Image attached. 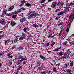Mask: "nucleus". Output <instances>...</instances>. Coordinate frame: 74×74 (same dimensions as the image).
<instances>
[{
  "label": "nucleus",
  "instance_id": "1",
  "mask_svg": "<svg viewBox=\"0 0 74 74\" xmlns=\"http://www.w3.org/2000/svg\"><path fill=\"white\" fill-rule=\"evenodd\" d=\"M68 53H65L64 54V56H61V57L59 58L60 59H68V58H69V56H68Z\"/></svg>",
  "mask_w": 74,
  "mask_h": 74
},
{
  "label": "nucleus",
  "instance_id": "2",
  "mask_svg": "<svg viewBox=\"0 0 74 74\" xmlns=\"http://www.w3.org/2000/svg\"><path fill=\"white\" fill-rule=\"evenodd\" d=\"M66 31V30L64 31L63 32V33L65 34L64 36V38H63V40H64V39L65 38V37H66L67 35V34H68V33L69 32V29L68 28H67Z\"/></svg>",
  "mask_w": 74,
  "mask_h": 74
},
{
  "label": "nucleus",
  "instance_id": "3",
  "mask_svg": "<svg viewBox=\"0 0 74 74\" xmlns=\"http://www.w3.org/2000/svg\"><path fill=\"white\" fill-rule=\"evenodd\" d=\"M18 59H21V60L23 61V60H27V58L26 57V56H25L24 57H23L22 56L20 55L18 56Z\"/></svg>",
  "mask_w": 74,
  "mask_h": 74
},
{
  "label": "nucleus",
  "instance_id": "4",
  "mask_svg": "<svg viewBox=\"0 0 74 74\" xmlns=\"http://www.w3.org/2000/svg\"><path fill=\"white\" fill-rule=\"evenodd\" d=\"M26 34H22V36H21V37H20L19 38V40L20 41H21V40H24L26 38Z\"/></svg>",
  "mask_w": 74,
  "mask_h": 74
},
{
  "label": "nucleus",
  "instance_id": "5",
  "mask_svg": "<svg viewBox=\"0 0 74 74\" xmlns=\"http://www.w3.org/2000/svg\"><path fill=\"white\" fill-rule=\"evenodd\" d=\"M69 11V7H66L65 8L63 12L65 14H66L67 13V12Z\"/></svg>",
  "mask_w": 74,
  "mask_h": 74
},
{
  "label": "nucleus",
  "instance_id": "6",
  "mask_svg": "<svg viewBox=\"0 0 74 74\" xmlns=\"http://www.w3.org/2000/svg\"><path fill=\"white\" fill-rule=\"evenodd\" d=\"M51 5V7H52V8H55V7H56V4H58V3L54 2Z\"/></svg>",
  "mask_w": 74,
  "mask_h": 74
},
{
  "label": "nucleus",
  "instance_id": "7",
  "mask_svg": "<svg viewBox=\"0 0 74 74\" xmlns=\"http://www.w3.org/2000/svg\"><path fill=\"white\" fill-rule=\"evenodd\" d=\"M70 63H66L64 65V68H69L70 67Z\"/></svg>",
  "mask_w": 74,
  "mask_h": 74
},
{
  "label": "nucleus",
  "instance_id": "8",
  "mask_svg": "<svg viewBox=\"0 0 74 74\" xmlns=\"http://www.w3.org/2000/svg\"><path fill=\"white\" fill-rule=\"evenodd\" d=\"M26 18L24 17L20 19V22H21V23H23V22H25V21H26Z\"/></svg>",
  "mask_w": 74,
  "mask_h": 74
},
{
  "label": "nucleus",
  "instance_id": "9",
  "mask_svg": "<svg viewBox=\"0 0 74 74\" xmlns=\"http://www.w3.org/2000/svg\"><path fill=\"white\" fill-rule=\"evenodd\" d=\"M28 19H32V18H33V14H31L30 13H28Z\"/></svg>",
  "mask_w": 74,
  "mask_h": 74
},
{
  "label": "nucleus",
  "instance_id": "10",
  "mask_svg": "<svg viewBox=\"0 0 74 74\" xmlns=\"http://www.w3.org/2000/svg\"><path fill=\"white\" fill-rule=\"evenodd\" d=\"M25 10V8H21V9H19L17 12H15H15V14H18V12H21V11H23V10Z\"/></svg>",
  "mask_w": 74,
  "mask_h": 74
},
{
  "label": "nucleus",
  "instance_id": "11",
  "mask_svg": "<svg viewBox=\"0 0 74 74\" xmlns=\"http://www.w3.org/2000/svg\"><path fill=\"white\" fill-rule=\"evenodd\" d=\"M15 13L14 12H12L9 13V14L7 13L6 14V16H12L13 15H14V14Z\"/></svg>",
  "mask_w": 74,
  "mask_h": 74
},
{
  "label": "nucleus",
  "instance_id": "12",
  "mask_svg": "<svg viewBox=\"0 0 74 74\" xmlns=\"http://www.w3.org/2000/svg\"><path fill=\"white\" fill-rule=\"evenodd\" d=\"M64 14H65L63 11H62L58 13L57 14V15L59 16H60V15H64Z\"/></svg>",
  "mask_w": 74,
  "mask_h": 74
},
{
  "label": "nucleus",
  "instance_id": "13",
  "mask_svg": "<svg viewBox=\"0 0 74 74\" xmlns=\"http://www.w3.org/2000/svg\"><path fill=\"white\" fill-rule=\"evenodd\" d=\"M21 4L20 5L19 7H22L23 5H24V4L25 3V1L24 0H23L22 1H21Z\"/></svg>",
  "mask_w": 74,
  "mask_h": 74
},
{
  "label": "nucleus",
  "instance_id": "14",
  "mask_svg": "<svg viewBox=\"0 0 74 74\" xmlns=\"http://www.w3.org/2000/svg\"><path fill=\"white\" fill-rule=\"evenodd\" d=\"M0 23L1 24H2V25H5V20L2 19L0 21Z\"/></svg>",
  "mask_w": 74,
  "mask_h": 74
},
{
  "label": "nucleus",
  "instance_id": "15",
  "mask_svg": "<svg viewBox=\"0 0 74 74\" xmlns=\"http://www.w3.org/2000/svg\"><path fill=\"white\" fill-rule=\"evenodd\" d=\"M41 62L40 61H38L37 62V64L38 65L36 66V67H39L40 66H41Z\"/></svg>",
  "mask_w": 74,
  "mask_h": 74
},
{
  "label": "nucleus",
  "instance_id": "16",
  "mask_svg": "<svg viewBox=\"0 0 74 74\" xmlns=\"http://www.w3.org/2000/svg\"><path fill=\"white\" fill-rule=\"evenodd\" d=\"M32 14L33 15V16H34L35 17H36V16H38V15H39V14H37V13H36L35 12H33Z\"/></svg>",
  "mask_w": 74,
  "mask_h": 74
},
{
  "label": "nucleus",
  "instance_id": "17",
  "mask_svg": "<svg viewBox=\"0 0 74 74\" xmlns=\"http://www.w3.org/2000/svg\"><path fill=\"white\" fill-rule=\"evenodd\" d=\"M11 54H12L11 53H9L7 54V56H8V57L9 58H12L13 56H11Z\"/></svg>",
  "mask_w": 74,
  "mask_h": 74
},
{
  "label": "nucleus",
  "instance_id": "18",
  "mask_svg": "<svg viewBox=\"0 0 74 74\" xmlns=\"http://www.w3.org/2000/svg\"><path fill=\"white\" fill-rule=\"evenodd\" d=\"M66 71L67 73V74H72V73H71V69H68L66 70Z\"/></svg>",
  "mask_w": 74,
  "mask_h": 74
},
{
  "label": "nucleus",
  "instance_id": "19",
  "mask_svg": "<svg viewBox=\"0 0 74 74\" xmlns=\"http://www.w3.org/2000/svg\"><path fill=\"white\" fill-rule=\"evenodd\" d=\"M14 6H11V7H10L8 9V10L9 11H10L14 9Z\"/></svg>",
  "mask_w": 74,
  "mask_h": 74
},
{
  "label": "nucleus",
  "instance_id": "20",
  "mask_svg": "<svg viewBox=\"0 0 74 74\" xmlns=\"http://www.w3.org/2000/svg\"><path fill=\"white\" fill-rule=\"evenodd\" d=\"M23 30L24 32L25 33H26L27 31H29V28H25Z\"/></svg>",
  "mask_w": 74,
  "mask_h": 74
},
{
  "label": "nucleus",
  "instance_id": "21",
  "mask_svg": "<svg viewBox=\"0 0 74 74\" xmlns=\"http://www.w3.org/2000/svg\"><path fill=\"white\" fill-rule=\"evenodd\" d=\"M16 24V23L15 22L13 21V22H11L10 23V25L12 26H14L15 25V24Z\"/></svg>",
  "mask_w": 74,
  "mask_h": 74
},
{
  "label": "nucleus",
  "instance_id": "22",
  "mask_svg": "<svg viewBox=\"0 0 74 74\" xmlns=\"http://www.w3.org/2000/svg\"><path fill=\"white\" fill-rule=\"evenodd\" d=\"M72 5L73 3H72V2L71 3H67L66 4V6H67V7H70V6H71Z\"/></svg>",
  "mask_w": 74,
  "mask_h": 74
},
{
  "label": "nucleus",
  "instance_id": "23",
  "mask_svg": "<svg viewBox=\"0 0 74 74\" xmlns=\"http://www.w3.org/2000/svg\"><path fill=\"white\" fill-rule=\"evenodd\" d=\"M74 64V62L72 61L70 63H69V66L70 67H72V66H73Z\"/></svg>",
  "mask_w": 74,
  "mask_h": 74
},
{
  "label": "nucleus",
  "instance_id": "24",
  "mask_svg": "<svg viewBox=\"0 0 74 74\" xmlns=\"http://www.w3.org/2000/svg\"><path fill=\"white\" fill-rule=\"evenodd\" d=\"M53 72H54L56 73H58V71H56V67L53 68Z\"/></svg>",
  "mask_w": 74,
  "mask_h": 74
},
{
  "label": "nucleus",
  "instance_id": "25",
  "mask_svg": "<svg viewBox=\"0 0 74 74\" xmlns=\"http://www.w3.org/2000/svg\"><path fill=\"white\" fill-rule=\"evenodd\" d=\"M64 53H63V52L62 51H61L60 52H59V54L58 55L59 56H62V55H64Z\"/></svg>",
  "mask_w": 74,
  "mask_h": 74
},
{
  "label": "nucleus",
  "instance_id": "26",
  "mask_svg": "<svg viewBox=\"0 0 74 74\" xmlns=\"http://www.w3.org/2000/svg\"><path fill=\"white\" fill-rule=\"evenodd\" d=\"M9 42H10V41H9V40H5L4 44L5 45H7V44H8Z\"/></svg>",
  "mask_w": 74,
  "mask_h": 74
},
{
  "label": "nucleus",
  "instance_id": "27",
  "mask_svg": "<svg viewBox=\"0 0 74 74\" xmlns=\"http://www.w3.org/2000/svg\"><path fill=\"white\" fill-rule=\"evenodd\" d=\"M40 57L41 59H44V60H45L46 59V58H45L43 56L41 55H40Z\"/></svg>",
  "mask_w": 74,
  "mask_h": 74
},
{
  "label": "nucleus",
  "instance_id": "28",
  "mask_svg": "<svg viewBox=\"0 0 74 74\" xmlns=\"http://www.w3.org/2000/svg\"><path fill=\"white\" fill-rule=\"evenodd\" d=\"M61 48H62V47H59L58 48H57V49H56L53 50V51H55L56 52H57V51H58L60 49H61Z\"/></svg>",
  "mask_w": 74,
  "mask_h": 74
},
{
  "label": "nucleus",
  "instance_id": "29",
  "mask_svg": "<svg viewBox=\"0 0 74 74\" xmlns=\"http://www.w3.org/2000/svg\"><path fill=\"white\" fill-rule=\"evenodd\" d=\"M22 69V66H18V68H17V70L18 71V70H20L21 69Z\"/></svg>",
  "mask_w": 74,
  "mask_h": 74
},
{
  "label": "nucleus",
  "instance_id": "30",
  "mask_svg": "<svg viewBox=\"0 0 74 74\" xmlns=\"http://www.w3.org/2000/svg\"><path fill=\"white\" fill-rule=\"evenodd\" d=\"M25 6H26V7H30L31 6V4L29 3H26L25 5Z\"/></svg>",
  "mask_w": 74,
  "mask_h": 74
},
{
  "label": "nucleus",
  "instance_id": "31",
  "mask_svg": "<svg viewBox=\"0 0 74 74\" xmlns=\"http://www.w3.org/2000/svg\"><path fill=\"white\" fill-rule=\"evenodd\" d=\"M15 38H16L15 39V40H14L13 41V42H14V43H15V42H17L18 41L17 40V37L16 36V37H15Z\"/></svg>",
  "mask_w": 74,
  "mask_h": 74
},
{
  "label": "nucleus",
  "instance_id": "32",
  "mask_svg": "<svg viewBox=\"0 0 74 74\" xmlns=\"http://www.w3.org/2000/svg\"><path fill=\"white\" fill-rule=\"evenodd\" d=\"M45 1V0H40V1L39 2V4H42V3H44Z\"/></svg>",
  "mask_w": 74,
  "mask_h": 74
},
{
  "label": "nucleus",
  "instance_id": "33",
  "mask_svg": "<svg viewBox=\"0 0 74 74\" xmlns=\"http://www.w3.org/2000/svg\"><path fill=\"white\" fill-rule=\"evenodd\" d=\"M32 37L30 36L29 37H28L27 38V41H29V40H32Z\"/></svg>",
  "mask_w": 74,
  "mask_h": 74
},
{
  "label": "nucleus",
  "instance_id": "34",
  "mask_svg": "<svg viewBox=\"0 0 74 74\" xmlns=\"http://www.w3.org/2000/svg\"><path fill=\"white\" fill-rule=\"evenodd\" d=\"M32 26L34 27H38V26L37 25V24H36V23L34 24Z\"/></svg>",
  "mask_w": 74,
  "mask_h": 74
},
{
  "label": "nucleus",
  "instance_id": "35",
  "mask_svg": "<svg viewBox=\"0 0 74 74\" xmlns=\"http://www.w3.org/2000/svg\"><path fill=\"white\" fill-rule=\"evenodd\" d=\"M51 72H52V71H46V73H47L48 74H50V73H51Z\"/></svg>",
  "mask_w": 74,
  "mask_h": 74
},
{
  "label": "nucleus",
  "instance_id": "36",
  "mask_svg": "<svg viewBox=\"0 0 74 74\" xmlns=\"http://www.w3.org/2000/svg\"><path fill=\"white\" fill-rule=\"evenodd\" d=\"M7 12V10L4 9L3 10V14H6V12Z\"/></svg>",
  "mask_w": 74,
  "mask_h": 74
},
{
  "label": "nucleus",
  "instance_id": "37",
  "mask_svg": "<svg viewBox=\"0 0 74 74\" xmlns=\"http://www.w3.org/2000/svg\"><path fill=\"white\" fill-rule=\"evenodd\" d=\"M20 17H23V13H21L20 14L18 15Z\"/></svg>",
  "mask_w": 74,
  "mask_h": 74
},
{
  "label": "nucleus",
  "instance_id": "38",
  "mask_svg": "<svg viewBox=\"0 0 74 74\" xmlns=\"http://www.w3.org/2000/svg\"><path fill=\"white\" fill-rule=\"evenodd\" d=\"M49 43H46L45 44V47H48L49 45Z\"/></svg>",
  "mask_w": 74,
  "mask_h": 74
},
{
  "label": "nucleus",
  "instance_id": "39",
  "mask_svg": "<svg viewBox=\"0 0 74 74\" xmlns=\"http://www.w3.org/2000/svg\"><path fill=\"white\" fill-rule=\"evenodd\" d=\"M60 11V9H57L56 10V12H59Z\"/></svg>",
  "mask_w": 74,
  "mask_h": 74
},
{
  "label": "nucleus",
  "instance_id": "40",
  "mask_svg": "<svg viewBox=\"0 0 74 74\" xmlns=\"http://www.w3.org/2000/svg\"><path fill=\"white\" fill-rule=\"evenodd\" d=\"M20 49V50H23V47H19L18 48V49Z\"/></svg>",
  "mask_w": 74,
  "mask_h": 74
},
{
  "label": "nucleus",
  "instance_id": "41",
  "mask_svg": "<svg viewBox=\"0 0 74 74\" xmlns=\"http://www.w3.org/2000/svg\"><path fill=\"white\" fill-rule=\"evenodd\" d=\"M12 16V18H16V17L17 16L13 14Z\"/></svg>",
  "mask_w": 74,
  "mask_h": 74
},
{
  "label": "nucleus",
  "instance_id": "42",
  "mask_svg": "<svg viewBox=\"0 0 74 74\" xmlns=\"http://www.w3.org/2000/svg\"><path fill=\"white\" fill-rule=\"evenodd\" d=\"M23 61H22V60H17V62L18 64H20V62H23Z\"/></svg>",
  "mask_w": 74,
  "mask_h": 74
},
{
  "label": "nucleus",
  "instance_id": "43",
  "mask_svg": "<svg viewBox=\"0 0 74 74\" xmlns=\"http://www.w3.org/2000/svg\"><path fill=\"white\" fill-rule=\"evenodd\" d=\"M40 74H46V71L42 72L40 73Z\"/></svg>",
  "mask_w": 74,
  "mask_h": 74
},
{
  "label": "nucleus",
  "instance_id": "44",
  "mask_svg": "<svg viewBox=\"0 0 74 74\" xmlns=\"http://www.w3.org/2000/svg\"><path fill=\"white\" fill-rule=\"evenodd\" d=\"M60 18V17L58 16V17H57L55 18V19L56 20H57V21H58V19H59Z\"/></svg>",
  "mask_w": 74,
  "mask_h": 74
},
{
  "label": "nucleus",
  "instance_id": "45",
  "mask_svg": "<svg viewBox=\"0 0 74 74\" xmlns=\"http://www.w3.org/2000/svg\"><path fill=\"white\" fill-rule=\"evenodd\" d=\"M61 4V2L60 1H59L58 2V3L57 4V6H59V5H60Z\"/></svg>",
  "mask_w": 74,
  "mask_h": 74
},
{
  "label": "nucleus",
  "instance_id": "46",
  "mask_svg": "<svg viewBox=\"0 0 74 74\" xmlns=\"http://www.w3.org/2000/svg\"><path fill=\"white\" fill-rule=\"evenodd\" d=\"M41 67H39L38 68L37 70L38 71H41Z\"/></svg>",
  "mask_w": 74,
  "mask_h": 74
},
{
  "label": "nucleus",
  "instance_id": "47",
  "mask_svg": "<svg viewBox=\"0 0 74 74\" xmlns=\"http://www.w3.org/2000/svg\"><path fill=\"white\" fill-rule=\"evenodd\" d=\"M74 41L71 42H69L70 44H71L70 45H73V44L74 43Z\"/></svg>",
  "mask_w": 74,
  "mask_h": 74
},
{
  "label": "nucleus",
  "instance_id": "48",
  "mask_svg": "<svg viewBox=\"0 0 74 74\" xmlns=\"http://www.w3.org/2000/svg\"><path fill=\"white\" fill-rule=\"evenodd\" d=\"M4 37V36L3 35L0 36V39L1 40V38H3Z\"/></svg>",
  "mask_w": 74,
  "mask_h": 74
},
{
  "label": "nucleus",
  "instance_id": "49",
  "mask_svg": "<svg viewBox=\"0 0 74 74\" xmlns=\"http://www.w3.org/2000/svg\"><path fill=\"white\" fill-rule=\"evenodd\" d=\"M67 43V41H66L65 42H64L63 43V45H66V44Z\"/></svg>",
  "mask_w": 74,
  "mask_h": 74
},
{
  "label": "nucleus",
  "instance_id": "50",
  "mask_svg": "<svg viewBox=\"0 0 74 74\" xmlns=\"http://www.w3.org/2000/svg\"><path fill=\"white\" fill-rule=\"evenodd\" d=\"M62 24L63 23H61L60 24H57V25H58V26H60V25H62Z\"/></svg>",
  "mask_w": 74,
  "mask_h": 74
},
{
  "label": "nucleus",
  "instance_id": "51",
  "mask_svg": "<svg viewBox=\"0 0 74 74\" xmlns=\"http://www.w3.org/2000/svg\"><path fill=\"white\" fill-rule=\"evenodd\" d=\"M2 55H4V53L2 51L0 53V56H2Z\"/></svg>",
  "mask_w": 74,
  "mask_h": 74
},
{
  "label": "nucleus",
  "instance_id": "52",
  "mask_svg": "<svg viewBox=\"0 0 74 74\" xmlns=\"http://www.w3.org/2000/svg\"><path fill=\"white\" fill-rule=\"evenodd\" d=\"M52 35V34H50L48 36V38H50L51 36Z\"/></svg>",
  "mask_w": 74,
  "mask_h": 74
},
{
  "label": "nucleus",
  "instance_id": "53",
  "mask_svg": "<svg viewBox=\"0 0 74 74\" xmlns=\"http://www.w3.org/2000/svg\"><path fill=\"white\" fill-rule=\"evenodd\" d=\"M56 43L55 42H53L51 45V47H53V45H55V44Z\"/></svg>",
  "mask_w": 74,
  "mask_h": 74
},
{
  "label": "nucleus",
  "instance_id": "54",
  "mask_svg": "<svg viewBox=\"0 0 74 74\" xmlns=\"http://www.w3.org/2000/svg\"><path fill=\"white\" fill-rule=\"evenodd\" d=\"M61 27H62V28H61V30L63 31V28L64 27V26H61Z\"/></svg>",
  "mask_w": 74,
  "mask_h": 74
},
{
  "label": "nucleus",
  "instance_id": "55",
  "mask_svg": "<svg viewBox=\"0 0 74 74\" xmlns=\"http://www.w3.org/2000/svg\"><path fill=\"white\" fill-rule=\"evenodd\" d=\"M26 61L25 60V61L23 62V64H26Z\"/></svg>",
  "mask_w": 74,
  "mask_h": 74
},
{
  "label": "nucleus",
  "instance_id": "56",
  "mask_svg": "<svg viewBox=\"0 0 74 74\" xmlns=\"http://www.w3.org/2000/svg\"><path fill=\"white\" fill-rule=\"evenodd\" d=\"M72 17V15H71L69 17V19H71V17Z\"/></svg>",
  "mask_w": 74,
  "mask_h": 74
},
{
  "label": "nucleus",
  "instance_id": "57",
  "mask_svg": "<svg viewBox=\"0 0 74 74\" xmlns=\"http://www.w3.org/2000/svg\"><path fill=\"white\" fill-rule=\"evenodd\" d=\"M9 63H10V64H12V61H10L9 62Z\"/></svg>",
  "mask_w": 74,
  "mask_h": 74
},
{
  "label": "nucleus",
  "instance_id": "58",
  "mask_svg": "<svg viewBox=\"0 0 74 74\" xmlns=\"http://www.w3.org/2000/svg\"><path fill=\"white\" fill-rule=\"evenodd\" d=\"M14 48H15V46H14L12 47V48L11 49L12 50H13V49H14Z\"/></svg>",
  "mask_w": 74,
  "mask_h": 74
},
{
  "label": "nucleus",
  "instance_id": "59",
  "mask_svg": "<svg viewBox=\"0 0 74 74\" xmlns=\"http://www.w3.org/2000/svg\"><path fill=\"white\" fill-rule=\"evenodd\" d=\"M4 15H5V14H3V13H2V14L1 15V16L2 17H4Z\"/></svg>",
  "mask_w": 74,
  "mask_h": 74
},
{
  "label": "nucleus",
  "instance_id": "60",
  "mask_svg": "<svg viewBox=\"0 0 74 74\" xmlns=\"http://www.w3.org/2000/svg\"><path fill=\"white\" fill-rule=\"evenodd\" d=\"M55 35H53L52 36H51V38H53L54 37H55Z\"/></svg>",
  "mask_w": 74,
  "mask_h": 74
},
{
  "label": "nucleus",
  "instance_id": "61",
  "mask_svg": "<svg viewBox=\"0 0 74 74\" xmlns=\"http://www.w3.org/2000/svg\"><path fill=\"white\" fill-rule=\"evenodd\" d=\"M3 33V31H0V34H1Z\"/></svg>",
  "mask_w": 74,
  "mask_h": 74
},
{
  "label": "nucleus",
  "instance_id": "62",
  "mask_svg": "<svg viewBox=\"0 0 74 74\" xmlns=\"http://www.w3.org/2000/svg\"><path fill=\"white\" fill-rule=\"evenodd\" d=\"M29 14H32V12L31 11H29Z\"/></svg>",
  "mask_w": 74,
  "mask_h": 74
},
{
  "label": "nucleus",
  "instance_id": "63",
  "mask_svg": "<svg viewBox=\"0 0 74 74\" xmlns=\"http://www.w3.org/2000/svg\"><path fill=\"white\" fill-rule=\"evenodd\" d=\"M7 25H6V26H5V27H4V29H5V28H6V27H7Z\"/></svg>",
  "mask_w": 74,
  "mask_h": 74
},
{
  "label": "nucleus",
  "instance_id": "64",
  "mask_svg": "<svg viewBox=\"0 0 74 74\" xmlns=\"http://www.w3.org/2000/svg\"><path fill=\"white\" fill-rule=\"evenodd\" d=\"M48 11H51V8H48Z\"/></svg>",
  "mask_w": 74,
  "mask_h": 74
}]
</instances>
